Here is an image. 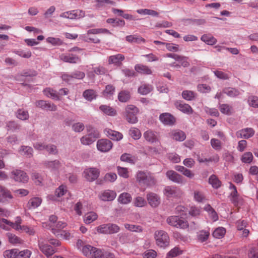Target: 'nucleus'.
Listing matches in <instances>:
<instances>
[{"label": "nucleus", "mask_w": 258, "mask_h": 258, "mask_svg": "<svg viewBox=\"0 0 258 258\" xmlns=\"http://www.w3.org/2000/svg\"><path fill=\"white\" fill-rule=\"evenodd\" d=\"M176 213L179 216H171L167 218L166 222L170 226L177 228L186 229L188 227V223L183 218V216L186 215V208L181 205L176 207Z\"/></svg>", "instance_id": "nucleus-1"}, {"label": "nucleus", "mask_w": 258, "mask_h": 258, "mask_svg": "<svg viewBox=\"0 0 258 258\" xmlns=\"http://www.w3.org/2000/svg\"><path fill=\"white\" fill-rule=\"evenodd\" d=\"M7 224L5 226H3L4 229L9 230L10 228H13L17 231H24L30 235H33L35 234V230L25 225H21L22 220L20 217H17L15 219V222H11L7 219L2 220Z\"/></svg>", "instance_id": "nucleus-2"}, {"label": "nucleus", "mask_w": 258, "mask_h": 258, "mask_svg": "<svg viewBox=\"0 0 258 258\" xmlns=\"http://www.w3.org/2000/svg\"><path fill=\"white\" fill-rule=\"evenodd\" d=\"M136 177L137 182L141 186H150L156 183V179L153 174L147 171H138Z\"/></svg>", "instance_id": "nucleus-3"}, {"label": "nucleus", "mask_w": 258, "mask_h": 258, "mask_svg": "<svg viewBox=\"0 0 258 258\" xmlns=\"http://www.w3.org/2000/svg\"><path fill=\"white\" fill-rule=\"evenodd\" d=\"M101 33L111 34L110 32L106 29L94 28L89 30L87 33L82 35L81 37L82 39L86 42H92L95 43H99L100 41L99 39L97 37H93V38H91L90 35L98 34Z\"/></svg>", "instance_id": "nucleus-4"}, {"label": "nucleus", "mask_w": 258, "mask_h": 258, "mask_svg": "<svg viewBox=\"0 0 258 258\" xmlns=\"http://www.w3.org/2000/svg\"><path fill=\"white\" fill-rule=\"evenodd\" d=\"M163 194L168 199L180 198L183 192L182 190L175 185H168L165 187L163 189Z\"/></svg>", "instance_id": "nucleus-5"}, {"label": "nucleus", "mask_w": 258, "mask_h": 258, "mask_svg": "<svg viewBox=\"0 0 258 258\" xmlns=\"http://www.w3.org/2000/svg\"><path fill=\"white\" fill-rule=\"evenodd\" d=\"M156 244L161 247H165L169 245V237L167 233L163 230L157 231L155 233Z\"/></svg>", "instance_id": "nucleus-6"}, {"label": "nucleus", "mask_w": 258, "mask_h": 258, "mask_svg": "<svg viewBox=\"0 0 258 258\" xmlns=\"http://www.w3.org/2000/svg\"><path fill=\"white\" fill-rule=\"evenodd\" d=\"M10 178L17 182L26 183L28 181L29 177L27 174L23 170L15 169L10 173Z\"/></svg>", "instance_id": "nucleus-7"}, {"label": "nucleus", "mask_w": 258, "mask_h": 258, "mask_svg": "<svg viewBox=\"0 0 258 258\" xmlns=\"http://www.w3.org/2000/svg\"><path fill=\"white\" fill-rule=\"evenodd\" d=\"M138 108L133 105H128L125 108V116L127 121L131 123H135L138 121L136 116L138 113Z\"/></svg>", "instance_id": "nucleus-8"}, {"label": "nucleus", "mask_w": 258, "mask_h": 258, "mask_svg": "<svg viewBox=\"0 0 258 258\" xmlns=\"http://www.w3.org/2000/svg\"><path fill=\"white\" fill-rule=\"evenodd\" d=\"M85 16V12L80 10H72L62 13L60 17L70 19H80Z\"/></svg>", "instance_id": "nucleus-9"}, {"label": "nucleus", "mask_w": 258, "mask_h": 258, "mask_svg": "<svg viewBox=\"0 0 258 258\" xmlns=\"http://www.w3.org/2000/svg\"><path fill=\"white\" fill-rule=\"evenodd\" d=\"M99 174V170L93 167L87 168L84 171V176L89 181H93L96 180L98 177Z\"/></svg>", "instance_id": "nucleus-10"}, {"label": "nucleus", "mask_w": 258, "mask_h": 258, "mask_svg": "<svg viewBox=\"0 0 258 258\" xmlns=\"http://www.w3.org/2000/svg\"><path fill=\"white\" fill-rule=\"evenodd\" d=\"M116 197V192L109 189L101 191L98 195L99 199L104 202L112 201L115 199Z\"/></svg>", "instance_id": "nucleus-11"}, {"label": "nucleus", "mask_w": 258, "mask_h": 258, "mask_svg": "<svg viewBox=\"0 0 258 258\" xmlns=\"http://www.w3.org/2000/svg\"><path fill=\"white\" fill-rule=\"evenodd\" d=\"M99 137V133L97 131H94L87 135L83 137L81 139V142L84 145H89L95 142L97 138Z\"/></svg>", "instance_id": "nucleus-12"}, {"label": "nucleus", "mask_w": 258, "mask_h": 258, "mask_svg": "<svg viewBox=\"0 0 258 258\" xmlns=\"http://www.w3.org/2000/svg\"><path fill=\"white\" fill-rule=\"evenodd\" d=\"M166 175L170 180L175 183L178 184H183L184 183L183 176L174 170H170L167 171Z\"/></svg>", "instance_id": "nucleus-13"}, {"label": "nucleus", "mask_w": 258, "mask_h": 258, "mask_svg": "<svg viewBox=\"0 0 258 258\" xmlns=\"http://www.w3.org/2000/svg\"><path fill=\"white\" fill-rule=\"evenodd\" d=\"M175 107L184 113L190 114L193 113V109L188 104L184 103L182 101L177 100L174 102Z\"/></svg>", "instance_id": "nucleus-14"}, {"label": "nucleus", "mask_w": 258, "mask_h": 258, "mask_svg": "<svg viewBox=\"0 0 258 258\" xmlns=\"http://www.w3.org/2000/svg\"><path fill=\"white\" fill-rule=\"evenodd\" d=\"M112 147L111 142L107 139H101L98 141L97 147L98 150L106 152L109 151Z\"/></svg>", "instance_id": "nucleus-15"}, {"label": "nucleus", "mask_w": 258, "mask_h": 258, "mask_svg": "<svg viewBox=\"0 0 258 258\" xmlns=\"http://www.w3.org/2000/svg\"><path fill=\"white\" fill-rule=\"evenodd\" d=\"M38 245L40 250L47 257L52 255L55 252V250L43 240L39 241Z\"/></svg>", "instance_id": "nucleus-16"}, {"label": "nucleus", "mask_w": 258, "mask_h": 258, "mask_svg": "<svg viewBox=\"0 0 258 258\" xmlns=\"http://www.w3.org/2000/svg\"><path fill=\"white\" fill-rule=\"evenodd\" d=\"M159 119L163 124L168 125H173L176 119L173 115L169 113H163L160 115Z\"/></svg>", "instance_id": "nucleus-17"}, {"label": "nucleus", "mask_w": 258, "mask_h": 258, "mask_svg": "<svg viewBox=\"0 0 258 258\" xmlns=\"http://www.w3.org/2000/svg\"><path fill=\"white\" fill-rule=\"evenodd\" d=\"M13 197L11 191L6 187L0 185V203H7Z\"/></svg>", "instance_id": "nucleus-18"}, {"label": "nucleus", "mask_w": 258, "mask_h": 258, "mask_svg": "<svg viewBox=\"0 0 258 258\" xmlns=\"http://www.w3.org/2000/svg\"><path fill=\"white\" fill-rule=\"evenodd\" d=\"M60 58L64 62L72 63H76L81 60L78 56L70 53L61 54Z\"/></svg>", "instance_id": "nucleus-19"}, {"label": "nucleus", "mask_w": 258, "mask_h": 258, "mask_svg": "<svg viewBox=\"0 0 258 258\" xmlns=\"http://www.w3.org/2000/svg\"><path fill=\"white\" fill-rule=\"evenodd\" d=\"M254 131L252 128H245L242 129L236 133V136L238 138L248 139L253 136Z\"/></svg>", "instance_id": "nucleus-20"}, {"label": "nucleus", "mask_w": 258, "mask_h": 258, "mask_svg": "<svg viewBox=\"0 0 258 258\" xmlns=\"http://www.w3.org/2000/svg\"><path fill=\"white\" fill-rule=\"evenodd\" d=\"M124 58V56L120 53L111 55L108 57V63L110 64H113L117 66H120L122 64V61Z\"/></svg>", "instance_id": "nucleus-21"}, {"label": "nucleus", "mask_w": 258, "mask_h": 258, "mask_svg": "<svg viewBox=\"0 0 258 258\" xmlns=\"http://www.w3.org/2000/svg\"><path fill=\"white\" fill-rule=\"evenodd\" d=\"M149 204L152 207H157L160 203V199L156 194L150 192L147 195Z\"/></svg>", "instance_id": "nucleus-22"}, {"label": "nucleus", "mask_w": 258, "mask_h": 258, "mask_svg": "<svg viewBox=\"0 0 258 258\" xmlns=\"http://www.w3.org/2000/svg\"><path fill=\"white\" fill-rule=\"evenodd\" d=\"M104 132L107 137L113 140L119 141L123 137V135L120 133L110 129L106 128L104 130Z\"/></svg>", "instance_id": "nucleus-23"}, {"label": "nucleus", "mask_w": 258, "mask_h": 258, "mask_svg": "<svg viewBox=\"0 0 258 258\" xmlns=\"http://www.w3.org/2000/svg\"><path fill=\"white\" fill-rule=\"evenodd\" d=\"M170 136L173 140L180 142L184 141L186 138L185 134L180 130L172 131Z\"/></svg>", "instance_id": "nucleus-24"}, {"label": "nucleus", "mask_w": 258, "mask_h": 258, "mask_svg": "<svg viewBox=\"0 0 258 258\" xmlns=\"http://www.w3.org/2000/svg\"><path fill=\"white\" fill-rule=\"evenodd\" d=\"M132 200V197L128 192H122L120 194L117 198V201L121 204L126 205L130 203Z\"/></svg>", "instance_id": "nucleus-25"}, {"label": "nucleus", "mask_w": 258, "mask_h": 258, "mask_svg": "<svg viewBox=\"0 0 258 258\" xmlns=\"http://www.w3.org/2000/svg\"><path fill=\"white\" fill-rule=\"evenodd\" d=\"M92 69L93 71H89L87 73V76L90 78H94V74L97 75H102L106 73V69L102 66L94 67Z\"/></svg>", "instance_id": "nucleus-26"}, {"label": "nucleus", "mask_w": 258, "mask_h": 258, "mask_svg": "<svg viewBox=\"0 0 258 258\" xmlns=\"http://www.w3.org/2000/svg\"><path fill=\"white\" fill-rule=\"evenodd\" d=\"M67 225V223L64 222L58 221L55 225L51 226L52 227V232L56 236H58L60 231L66 227Z\"/></svg>", "instance_id": "nucleus-27"}, {"label": "nucleus", "mask_w": 258, "mask_h": 258, "mask_svg": "<svg viewBox=\"0 0 258 258\" xmlns=\"http://www.w3.org/2000/svg\"><path fill=\"white\" fill-rule=\"evenodd\" d=\"M45 167L51 171H56L61 167L60 162L57 160L51 161H45L44 162Z\"/></svg>", "instance_id": "nucleus-28"}, {"label": "nucleus", "mask_w": 258, "mask_h": 258, "mask_svg": "<svg viewBox=\"0 0 258 258\" xmlns=\"http://www.w3.org/2000/svg\"><path fill=\"white\" fill-rule=\"evenodd\" d=\"M42 203V199L39 197H34L30 199L27 206L29 209H35L38 207Z\"/></svg>", "instance_id": "nucleus-29"}, {"label": "nucleus", "mask_w": 258, "mask_h": 258, "mask_svg": "<svg viewBox=\"0 0 258 258\" xmlns=\"http://www.w3.org/2000/svg\"><path fill=\"white\" fill-rule=\"evenodd\" d=\"M135 70L139 73L145 75H150L152 74V70L147 66L137 64L135 66Z\"/></svg>", "instance_id": "nucleus-30"}, {"label": "nucleus", "mask_w": 258, "mask_h": 258, "mask_svg": "<svg viewBox=\"0 0 258 258\" xmlns=\"http://www.w3.org/2000/svg\"><path fill=\"white\" fill-rule=\"evenodd\" d=\"M144 137L148 142L151 143L156 142L158 141V139L156 134L150 130L147 131L144 134Z\"/></svg>", "instance_id": "nucleus-31"}, {"label": "nucleus", "mask_w": 258, "mask_h": 258, "mask_svg": "<svg viewBox=\"0 0 258 258\" xmlns=\"http://www.w3.org/2000/svg\"><path fill=\"white\" fill-rule=\"evenodd\" d=\"M181 96L184 99L187 101H191L196 98L197 94L192 91L186 90L182 91Z\"/></svg>", "instance_id": "nucleus-32"}, {"label": "nucleus", "mask_w": 258, "mask_h": 258, "mask_svg": "<svg viewBox=\"0 0 258 258\" xmlns=\"http://www.w3.org/2000/svg\"><path fill=\"white\" fill-rule=\"evenodd\" d=\"M223 93L230 97H237L240 94L239 90L238 89L230 87L224 89Z\"/></svg>", "instance_id": "nucleus-33"}, {"label": "nucleus", "mask_w": 258, "mask_h": 258, "mask_svg": "<svg viewBox=\"0 0 258 258\" xmlns=\"http://www.w3.org/2000/svg\"><path fill=\"white\" fill-rule=\"evenodd\" d=\"M100 109L105 114L110 115L114 116L116 114V110L112 107L105 105H102L99 107Z\"/></svg>", "instance_id": "nucleus-34"}, {"label": "nucleus", "mask_w": 258, "mask_h": 258, "mask_svg": "<svg viewBox=\"0 0 258 258\" xmlns=\"http://www.w3.org/2000/svg\"><path fill=\"white\" fill-rule=\"evenodd\" d=\"M209 183L211 184L214 188L217 189L221 185V182L216 175L213 174L209 178Z\"/></svg>", "instance_id": "nucleus-35"}, {"label": "nucleus", "mask_w": 258, "mask_h": 258, "mask_svg": "<svg viewBox=\"0 0 258 258\" xmlns=\"http://www.w3.org/2000/svg\"><path fill=\"white\" fill-rule=\"evenodd\" d=\"M98 215L93 212H90L85 215L84 221L86 224H90L97 219Z\"/></svg>", "instance_id": "nucleus-36"}, {"label": "nucleus", "mask_w": 258, "mask_h": 258, "mask_svg": "<svg viewBox=\"0 0 258 258\" xmlns=\"http://www.w3.org/2000/svg\"><path fill=\"white\" fill-rule=\"evenodd\" d=\"M131 97L130 92L128 91L123 90L120 91L118 95V99L121 102L128 101Z\"/></svg>", "instance_id": "nucleus-37"}, {"label": "nucleus", "mask_w": 258, "mask_h": 258, "mask_svg": "<svg viewBox=\"0 0 258 258\" xmlns=\"http://www.w3.org/2000/svg\"><path fill=\"white\" fill-rule=\"evenodd\" d=\"M201 39L208 45H214L217 42V39L210 34L203 35Z\"/></svg>", "instance_id": "nucleus-38"}, {"label": "nucleus", "mask_w": 258, "mask_h": 258, "mask_svg": "<svg viewBox=\"0 0 258 258\" xmlns=\"http://www.w3.org/2000/svg\"><path fill=\"white\" fill-rule=\"evenodd\" d=\"M153 90V87L149 84H143L138 88V92L141 95H146Z\"/></svg>", "instance_id": "nucleus-39"}, {"label": "nucleus", "mask_w": 258, "mask_h": 258, "mask_svg": "<svg viewBox=\"0 0 258 258\" xmlns=\"http://www.w3.org/2000/svg\"><path fill=\"white\" fill-rule=\"evenodd\" d=\"M122 161L126 162L131 164H134L137 160L135 156L129 154H123L120 157Z\"/></svg>", "instance_id": "nucleus-40"}, {"label": "nucleus", "mask_w": 258, "mask_h": 258, "mask_svg": "<svg viewBox=\"0 0 258 258\" xmlns=\"http://www.w3.org/2000/svg\"><path fill=\"white\" fill-rule=\"evenodd\" d=\"M43 92L44 95L48 97L55 100H59L58 95L56 94V91L51 88H46L43 90Z\"/></svg>", "instance_id": "nucleus-41"}, {"label": "nucleus", "mask_w": 258, "mask_h": 258, "mask_svg": "<svg viewBox=\"0 0 258 258\" xmlns=\"http://www.w3.org/2000/svg\"><path fill=\"white\" fill-rule=\"evenodd\" d=\"M68 192L67 187L64 185H61L55 190V196L57 198H61L65 195Z\"/></svg>", "instance_id": "nucleus-42"}, {"label": "nucleus", "mask_w": 258, "mask_h": 258, "mask_svg": "<svg viewBox=\"0 0 258 258\" xmlns=\"http://www.w3.org/2000/svg\"><path fill=\"white\" fill-rule=\"evenodd\" d=\"M9 242L13 244H20L22 243V240L15 234L8 233L7 234Z\"/></svg>", "instance_id": "nucleus-43"}, {"label": "nucleus", "mask_w": 258, "mask_h": 258, "mask_svg": "<svg viewBox=\"0 0 258 258\" xmlns=\"http://www.w3.org/2000/svg\"><path fill=\"white\" fill-rule=\"evenodd\" d=\"M126 40L130 43H140L141 42H145L144 38L136 35L127 36L126 37Z\"/></svg>", "instance_id": "nucleus-44"}, {"label": "nucleus", "mask_w": 258, "mask_h": 258, "mask_svg": "<svg viewBox=\"0 0 258 258\" xmlns=\"http://www.w3.org/2000/svg\"><path fill=\"white\" fill-rule=\"evenodd\" d=\"M83 95L86 99L90 101L95 99L96 96L95 91L92 89H88L85 90L83 92Z\"/></svg>", "instance_id": "nucleus-45"}, {"label": "nucleus", "mask_w": 258, "mask_h": 258, "mask_svg": "<svg viewBox=\"0 0 258 258\" xmlns=\"http://www.w3.org/2000/svg\"><path fill=\"white\" fill-rule=\"evenodd\" d=\"M16 116L20 119L25 120L28 119L29 115L28 111L23 109H19L16 112Z\"/></svg>", "instance_id": "nucleus-46"}, {"label": "nucleus", "mask_w": 258, "mask_h": 258, "mask_svg": "<svg viewBox=\"0 0 258 258\" xmlns=\"http://www.w3.org/2000/svg\"><path fill=\"white\" fill-rule=\"evenodd\" d=\"M95 247L90 245H85L82 249V252L84 255L91 257L92 255V251L94 250Z\"/></svg>", "instance_id": "nucleus-47"}, {"label": "nucleus", "mask_w": 258, "mask_h": 258, "mask_svg": "<svg viewBox=\"0 0 258 258\" xmlns=\"http://www.w3.org/2000/svg\"><path fill=\"white\" fill-rule=\"evenodd\" d=\"M209 235L208 231L201 230L198 233V240L201 242H204L208 239Z\"/></svg>", "instance_id": "nucleus-48"}, {"label": "nucleus", "mask_w": 258, "mask_h": 258, "mask_svg": "<svg viewBox=\"0 0 258 258\" xmlns=\"http://www.w3.org/2000/svg\"><path fill=\"white\" fill-rule=\"evenodd\" d=\"M229 199L230 202L234 205V206L236 207H239L242 205L243 202V199L239 194L235 196L234 197H232Z\"/></svg>", "instance_id": "nucleus-49"}, {"label": "nucleus", "mask_w": 258, "mask_h": 258, "mask_svg": "<svg viewBox=\"0 0 258 258\" xmlns=\"http://www.w3.org/2000/svg\"><path fill=\"white\" fill-rule=\"evenodd\" d=\"M226 233V230L223 227H218L213 232V236L216 238H222Z\"/></svg>", "instance_id": "nucleus-50"}, {"label": "nucleus", "mask_w": 258, "mask_h": 258, "mask_svg": "<svg viewBox=\"0 0 258 258\" xmlns=\"http://www.w3.org/2000/svg\"><path fill=\"white\" fill-rule=\"evenodd\" d=\"M17 254V248L6 250L3 253L5 258H16Z\"/></svg>", "instance_id": "nucleus-51"}, {"label": "nucleus", "mask_w": 258, "mask_h": 258, "mask_svg": "<svg viewBox=\"0 0 258 258\" xmlns=\"http://www.w3.org/2000/svg\"><path fill=\"white\" fill-rule=\"evenodd\" d=\"M137 13L140 14L142 15H151L153 16H158L159 15V14L156 11L150 10V9H140L138 10L137 11Z\"/></svg>", "instance_id": "nucleus-52"}, {"label": "nucleus", "mask_w": 258, "mask_h": 258, "mask_svg": "<svg viewBox=\"0 0 258 258\" xmlns=\"http://www.w3.org/2000/svg\"><path fill=\"white\" fill-rule=\"evenodd\" d=\"M31 254L32 252L29 249H24L19 251V250L17 249L16 258H30Z\"/></svg>", "instance_id": "nucleus-53"}, {"label": "nucleus", "mask_w": 258, "mask_h": 258, "mask_svg": "<svg viewBox=\"0 0 258 258\" xmlns=\"http://www.w3.org/2000/svg\"><path fill=\"white\" fill-rule=\"evenodd\" d=\"M115 92V87L111 85H108L106 86L105 89L103 91L104 95L108 98L111 96Z\"/></svg>", "instance_id": "nucleus-54"}, {"label": "nucleus", "mask_w": 258, "mask_h": 258, "mask_svg": "<svg viewBox=\"0 0 258 258\" xmlns=\"http://www.w3.org/2000/svg\"><path fill=\"white\" fill-rule=\"evenodd\" d=\"M146 200L141 197H137L134 199V205L137 207H143L146 205Z\"/></svg>", "instance_id": "nucleus-55"}, {"label": "nucleus", "mask_w": 258, "mask_h": 258, "mask_svg": "<svg viewBox=\"0 0 258 258\" xmlns=\"http://www.w3.org/2000/svg\"><path fill=\"white\" fill-rule=\"evenodd\" d=\"M20 152L22 154L30 157L33 155V149L29 146H22Z\"/></svg>", "instance_id": "nucleus-56"}, {"label": "nucleus", "mask_w": 258, "mask_h": 258, "mask_svg": "<svg viewBox=\"0 0 258 258\" xmlns=\"http://www.w3.org/2000/svg\"><path fill=\"white\" fill-rule=\"evenodd\" d=\"M117 169L118 174L120 176L124 178H127L129 177V172L127 168L118 166Z\"/></svg>", "instance_id": "nucleus-57"}, {"label": "nucleus", "mask_w": 258, "mask_h": 258, "mask_svg": "<svg viewBox=\"0 0 258 258\" xmlns=\"http://www.w3.org/2000/svg\"><path fill=\"white\" fill-rule=\"evenodd\" d=\"M194 198L196 201L199 203L203 202L205 199L204 194L199 190L194 191Z\"/></svg>", "instance_id": "nucleus-58"}, {"label": "nucleus", "mask_w": 258, "mask_h": 258, "mask_svg": "<svg viewBox=\"0 0 258 258\" xmlns=\"http://www.w3.org/2000/svg\"><path fill=\"white\" fill-rule=\"evenodd\" d=\"M219 109L222 113L228 115L231 114L232 111V107L226 104L220 105Z\"/></svg>", "instance_id": "nucleus-59"}, {"label": "nucleus", "mask_w": 258, "mask_h": 258, "mask_svg": "<svg viewBox=\"0 0 258 258\" xmlns=\"http://www.w3.org/2000/svg\"><path fill=\"white\" fill-rule=\"evenodd\" d=\"M130 136L135 140H138L141 137L140 131L136 128H132L129 131Z\"/></svg>", "instance_id": "nucleus-60"}, {"label": "nucleus", "mask_w": 258, "mask_h": 258, "mask_svg": "<svg viewBox=\"0 0 258 258\" xmlns=\"http://www.w3.org/2000/svg\"><path fill=\"white\" fill-rule=\"evenodd\" d=\"M201 212L202 210L200 207L192 206L190 208L189 214L191 216L198 217L201 214Z\"/></svg>", "instance_id": "nucleus-61"}, {"label": "nucleus", "mask_w": 258, "mask_h": 258, "mask_svg": "<svg viewBox=\"0 0 258 258\" xmlns=\"http://www.w3.org/2000/svg\"><path fill=\"white\" fill-rule=\"evenodd\" d=\"M253 159V155L251 152L245 153L241 157V161L244 163H250Z\"/></svg>", "instance_id": "nucleus-62"}, {"label": "nucleus", "mask_w": 258, "mask_h": 258, "mask_svg": "<svg viewBox=\"0 0 258 258\" xmlns=\"http://www.w3.org/2000/svg\"><path fill=\"white\" fill-rule=\"evenodd\" d=\"M156 256L157 252L153 249L147 250L143 254L144 258H156Z\"/></svg>", "instance_id": "nucleus-63"}, {"label": "nucleus", "mask_w": 258, "mask_h": 258, "mask_svg": "<svg viewBox=\"0 0 258 258\" xmlns=\"http://www.w3.org/2000/svg\"><path fill=\"white\" fill-rule=\"evenodd\" d=\"M248 256L249 258H258V248L251 247L248 251Z\"/></svg>", "instance_id": "nucleus-64"}]
</instances>
